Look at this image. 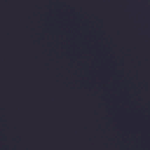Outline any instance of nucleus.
<instances>
[{"label":"nucleus","instance_id":"1","mask_svg":"<svg viewBox=\"0 0 150 150\" xmlns=\"http://www.w3.org/2000/svg\"><path fill=\"white\" fill-rule=\"evenodd\" d=\"M94 114L95 115L98 114V113H97L96 111H94Z\"/></svg>","mask_w":150,"mask_h":150}]
</instances>
